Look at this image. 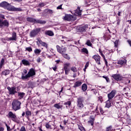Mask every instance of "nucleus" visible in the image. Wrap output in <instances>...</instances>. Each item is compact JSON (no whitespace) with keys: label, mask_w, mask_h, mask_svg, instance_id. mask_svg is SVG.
Here are the masks:
<instances>
[{"label":"nucleus","mask_w":131,"mask_h":131,"mask_svg":"<svg viewBox=\"0 0 131 131\" xmlns=\"http://www.w3.org/2000/svg\"><path fill=\"white\" fill-rule=\"evenodd\" d=\"M85 97L84 96H79L77 98V107L78 110H82L84 107V102Z\"/></svg>","instance_id":"f257e3e1"},{"label":"nucleus","mask_w":131,"mask_h":131,"mask_svg":"<svg viewBox=\"0 0 131 131\" xmlns=\"http://www.w3.org/2000/svg\"><path fill=\"white\" fill-rule=\"evenodd\" d=\"M0 7L5 8L9 11H20V8H16L14 6H11L9 4L6 2H3L0 4Z\"/></svg>","instance_id":"f03ea898"},{"label":"nucleus","mask_w":131,"mask_h":131,"mask_svg":"<svg viewBox=\"0 0 131 131\" xmlns=\"http://www.w3.org/2000/svg\"><path fill=\"white\" fill-rule=\"evenodd\" d=\"M111 77L113 78L112 83H115V82L118 83V82L123 81V77L121 75V74H113L112 75Z\"/></svg>","instance_id":"7ed1b4c3"},{"label":"nucleus","mask_w":131,"mask_h":131,"mask_svg":"<svg viewBox=\"0 0 131 131\" xmlns=\"http://www.w3.org/2000/svg\"><path fill=\"white\" fill-rule=\"evenodd\" d=\"M34 75H35V71L33 69H31L28 73V74L25 75L23 73L21 78L22 79H27V78H29V77H31V76H33Z\"/></svg>","instance_id":"20e7f679"},{"label":"nucleus","mask_w":131,"mask_h":131,"mask_svg":"<svg viewBox=\"0 0 131 131\" xmlns=\"http://www.w3.org/2000/svg\"><path fill=\"white\" fill-rule=\"evenodd\" d=\"M21 105V102L18 100H14L12 103V108L14 111H17L21 108L20 106Z\"/></svg>","instance_id":"39448f33"},{"label":"nucleus","mask_w":131,"mask_h":131,"mask_svg":"<svg viewBox=\"0 0 131 131\" xmlns=\"http://www.w3.org/2000/svg\"><path fill=\"white\" fill-rule=\"evenodd\" d=\"M56 49L57 52L62 54V56L64 57V55L65 52H67V47H63V46H59V45H56Z\"/></svg>","instance_id":"423d86ee"},{"label":"nucleus","mask_w":131,"mask_h":131,"mask_svg":"<svg viewBox=\"0 0 131 131\" xmlns=\"http://www.w3.org/2000/svg\"><path fill=\"white\" fill-rule=\"evenodd\" d=\"M63 19L64 20H67L68 21H73L76 20V18L72 14H65Z\"/></svg>","instance_id":"0eeeda50"},{"label":"nucleus","mask_w":131,"mask_h":131,"mask_svg":"<svg viewBox=\"0 0 131 131\" xmlns=\"http://www.w3.org/2000/svg\"><path fill=\"white\" fill-rule=\"evenodd\" d=\"M70 64L71 63L70 62L64 64L63 70L65 72V75H68L69 74L70 71V69H69Z\"/></svg>","instance_id":"6e6552de"},{"label":"nucleus","mask_w":131,"mask_h":131,"mask_svg":"<svg viewBox=\"0 0 131 131\" xmlns=\"http://www.w3.org/2000/svg\"><path fill=\"white\" fill-rule=\"evenodd\" d=\"M92 58L95 59L97 64H101V56L99 54H95L92 56Z\"/></svg>","instance_id":"1a4fd4ad"},{"label":"nucleus","mask_w":131,"mask_h":131,"mask_svg":"<svg viewBox=\"0 0 131 131\" xmlns=\"http://www.w3.org/2000/svg\"><path fill=\"white\" fill-rule=\"evenodd\" d=\"M7 89L9 92V95H15L17 93L16 88L15 87H8Z\"/></svg>","instance_id":"9d476101"},{"label":"nucleus","mask_w":131,"mask_h":131,"mask_svg":"<svg viewBox=\"0 0 131 131\" xmlns=\"http://www.w3.org/2000/svg\"><path fill=\"white\" fill-rule=\"evenodd\" d=\"M116 93L117 91L115 90H112V91L110 93H108V97L111 101L112 98H113L115 96Z\"/></svg>","instance_id":"9b49d317"},{"label":"nucleus","mask_w":131,"mask_h":131,"mask_svg":"<svg viewBox=\"0 0 131 131\" xmlns=\"http://www.w3.org/2000/svg\"><path fill=\"white\" fill-rule=\"evenodd\" d=\"M95 120V116H90L89 118V120L88 121L89 124H90L91 126H94V121Z\"/></svg>","instance_id":"f8f14e48"},{"label":"nucleus","mask_w":131,"mask_h":131,"mask_svg":"<svg viewBox=\"0 0 131 131\" xmlns=\"http://www.w3.org/2000/svg\"><path fill=\"white\" fill-rule=\"evenodd\" d=\"M111 35L108 34V32H105L103 35V39L104 41H108L110 39H111Z\"/></svg>","instance_id":"ddd939ff"},{"label":"nucleus","mask_w":131,"mask_h":131,"mask_svg":"<svg viewBox=\"0 0 131 131\" xmlns=\"http://www.w3.org/2000/svg\"><path fill=\"white\" fill-rule=\"evenodd\" d=\"M88 28V25H85V26H83L82 27H79L78 28V30L79 32H86L87 29Z\"/></svg>","instance_id":"4468645a"},{"label":"nucleus","mask_w":131,"mask_h":131,"mask_svg":"<svg viewBox=\"0 0 131 131\" xmlns=\"http://www.w3.org/2000/svg\"><path fill=\"white\" fill-rule=\"evenodd\" d=\"M39 30H39V29H37L36 30L32 31L30 33V35L31 37H34L35 35L37 34V33H38V32H39Z\"/></svg>","instance_id":"2eb2a0df"},{"label":"nucleus","mask_w":131,"mask_h":131,"mask_svg":"<svg viewBox=\"0 0 131 131\" xmlns=\"http://www.w3.org/2000/svg\"><path fill=\"white\" fill-rule=\"evenodd\" d=\"M118 64H121V66H123V64H126V63H127V60L126 58H122L118 61Z\"/></svg>","instance_id":"dca6fc26"},{"label":"nucleus","mask_w":131,"mask_h":131,"mask_svg":"<svg viewBox=\"0 0 131 131\" xmlns=\"http://www.w3.org/2000/svg\"><path fill=\"white\" fill-rule=\"evenodd\" d=\"M37 45H38V46H40V45H41V46L45 47V48H48V44L45 42H42V41L39 39H37Z\"/></svg>","instance_id":"f3484780"},{"label":"nucleus","mask_w":131,"mask_h":131,"mask_svg":"<svg viewBox=\"0 0 131 131\" xmlns=\"http://www.w3.org/2000/svg\"><path fill=\"white\" fill-rule=\"evenodd\" d=\"M9 118H11L13 121H16V115L13 114L12 112H10L8 113Z\"/></svg>","instance_id":"a211bd4d"},{"label":"nucleus","mask_w":131,"mask_h":131,"mask_svg":"<svg viewBox=\"0 0 131 131\" xmlns=\"http://www.w3.org/2000/svg\"><path fill=\"white\" fill-rule=\"evenodd\" d=\"M82 10H81V7L78 6L77 9H76V10H75V13L76 15L81 16L82 15Z\"/></svg>","instance_id":"6ab92c4d"},{"label":"nucleus","mask_w":131,"mask_h":131,"mask_svg":"<svg viewBox=\"0 0 131 131\" xmlns=\"http://www.w3.org/2000/svg\"><path fill=\"white\" fill-rule=\"evenodd\" d=\"M17 39V34L15 32L12 33V37H10L9 38H8V40H16Z\"/></svg>","instance_id":"aec40b11"},{"label":"nucleus","mask_w":131,"mask_h":131,"mask_svg":"<svg viewBox=\"0 0 131 131\" xmlns=\"http://www.w3.org/2000/svg\"><path fill=\"white\" fill-rule=\"evenodd\" d=\"M107 97H108V99L105 101V103H106L105 106L106 107L109 108V107H111V101L109 98V93L107 94Z\"/></svg>","instance_id":"412c9836"},{"label":"nucleus","mask_w":131,"mask_h":131,"mask_svg":"<svg viewBox=\"0 0 131 131\" xmlns=\"http://www.w3.org/2000/svg\"><path fill=\"white\" fill-rule=\"evenodd\" d=\"M82 84V82H81V81H76V82L74 83V85L73 87L74 88H76L77 87H79V86H81Z\"/></svg>","instance_id":"4be33fe9"},{"label":"nucleus","mask_w":131,"mask_h":131,"mask_svg":"<svg viewBox=\"0 0 131 131\" xmlns=\"http://www.w3.org/2000/svg\"><path fill=\"white\" fill-rule=\"evenodd\" d=\"M63 104L66 106V108H68L70 107V105L72 104V101L71 100H68L66 102H64Z\"/></svg>","instance_id":"5701e85b"},{"label":"nucleus","mask_w":131,"mask_h":131,"mask_svg":"<svg viewBox=\"0 0 131 131\" xmlns=\"http://www.w3.org/2000/svg\"><path fill=\"white\" fill-rule=\"evenodd\" d=\"M21 62L25 66H29V65H30V62H29V61L26 59H23L21 60Z\"/></svg>","instance_id":"b1692460"},{"label":"nucleus","mask_w":131,"mask_h":131,"mask_svg":"<svg viewBox=\"0 0 131 131\" xmlns=\"http://www.w3.org/2000/svg\"><path fill=\"white\" fill-rule=\"evenodd\" d=\"M78 127L80 131H86L85 128L83 126L82 124H79Z\"/></svg>","instance_id":"393cba45"},{"label":"nucleus","mask_w":131,"mask_h":131,"mask_svg":"<svg viewBox=\"0 0 131 131\" xmlns=\"http://www.w3.org/2000/svg\"><path fill=\"white\" fill-rule=\"evenodd\" d=\"M88 89V85L85 83L82 85V90L84 92L86 91Z\"/></svg>","instance_id":"a878e982"},{"label":"nucleus","mask_w":131,"mask_h":131,"mask_svg":"<svg viewBox=\"0 0 131 131\" xmlns=\"http://www.w3.org/2000/svg\"><path fill=\"white\" fill-rule=\"evenodd\" d=\"M105 131H114L113 126L111 125L110 126L106 127Z\"/></svg>","instance_id":"bb28decb"},{"label":"nucleus","mask_w":131,"mask_h":131,"mask_svg":"<svg viewBox=\"0 0 131 131\" xmlns=\"http://www.w3.org/2000/svg\"><path fill=\"white\" fill-rule=\"evenodd\" d=\"M54 107H56V108L59 109L62 108V105H60V103H55L54 105Z\"/></svg>","instance_id":"cd10ccee"},{"label":"nucleus","mask_w":131,"mask_h":131,"mask_svg":"<svg viewBox=\"0 0 131 131\" xmlns=\"http://www.w3.org/2000/svg\"><path fill=\"white\" fill-rule=\"evenodd\" d=\"M27 21H28L29 22H32L33 23H35V19L31 18V17H28L27 18Z\"/></svg>","instance_id":"c85d7f7f"},{"label":"nucleus","mask_w":131,"mask_h":131,"mask_svg":"<svg viewBox=\"0 0 131 131\" xmlns=\"http://www.w3.org/2000/svg\"><path fill=\"white\" fill-rule=\"evenodd\" d=\"M82 52H83L84 53H86V54H89V50L87 48H82L81 49Z\"/></svg>","instance_id":"c756f323"},{"label":"nucleus","mask_w":131,"mask_h":131,"mask_svg":"<svg viewBox=\"0 0 131 131\" xmlns=\"http://www.w3.org/2000/svg\"><path fill=\"white\" fill-rule=\"evenodd\" d=\"M111 52H113L112 50H109L108 49H106V50L104 51V54H105V55H107V54H110Z\"/></svg>","instance_id":"7c9ffc66"},{"label":"nucleus","mask_w":131,"mask_h":131,"mask_svg":"<svg viewBox=\"0 0 131 131\" xmlns=\"http://www.w3.org/2000/svg\"><path fill=\"white\" fill-rule=\"evenodd\" d=\"M40 52H41V50L40 49H36L34 50V53L36 55H39V54H40Z\"/></svg>","instance_id":"2f4dec72"},{"label":"nucleus","mask_w":131,"mask_h":131,"mask_svg":"<svg viewBox=\"0 0 131 131\" xmlns=\"http://www.w3.org/2000/svg\"><path fill=\"white\" fill-rule=\"evenodd\" d=\"M24 96H25V93L23 92L18 93V97H20V99H22Z\"/></svg>","instance_id":"473e14b6"},{"label":"nucleus","mask_w":131,"mask_h":131,"mask_svg":"<svg viewBox=\"0 0 131 131\" xmlns=\"http://www.w3.org/2000/svg\"><path fill=\"white\" fill-rule=\"evenodd\" d=\"M63 57L64 58H66V59H70L71 57L69 55H68V54H67V53H66V52L64 53V55H63Z\"/></svg>","instance_id":"72a5a7b5"},{"label":"nucleus","mask_w":131,"mask_h":131,"mask_svg":"<svg viewBox=\"0 0 131 131\" xmlns=\"http://www.w3.org/2000/svg\"><path fill=\"white\" fill-rule=\"evenodd\" d=\"M71 70L72 72H74V73H76V72H77V68H76V67H72L71 68Z\"/></svg>","instance_id":"f704fd0d"},{"label":"nucleus","mask_w":131,"mask_h":131,"mask_svg":"<svg viewBox=\"0 0 131 131\" xmlns=\"http://www.w3.org/2000/svg\"><path fill=\"white\" fill-rule=\"evenodd\" d=\"M5 63V59L2 58L0 62V68H2Z\"/></svg>","instance_id":"c9c22d12"},{"label":"nucleus","mask_w":131,"mask_h":131,"mask_svg":"<svg viewBox=\"0 0 131 131\" xmlns=\"http://www.w3.org/2000/svg\"><path fill=\"white\" fill-rule=\"evenodd\" d=\"M99 54H100V55H101V56L103 57V58H104V54H103V51H102V49H101V48L99 49Z\"/></svg>","instance_id":"e433bc0d"},{"label":"nucleus","mask_w":131,"mask_h":131,"mask_svg":"<svg viewBox=\"0 0 131 131\" xmlns=\"http://www.w3.org/2000/svg\"><path fill=\"white\" fill-rule=\"evenodd\" d=\"M103 59L104 60V64H105V66L108 67V61L107 60V59H106V57L105 56V55H104V57H103Z\"/></svg>","instance_id":"4c0bfd02"},{"label":"nucleus","mask_w":131,"mask_h":131,"mask_svg":"<svg viewBox=\"0 0 131 131\" xmlns=\"http://www.w3.org/2000/svg\"><path fill=\"white\" fill-rule=\"evenodd\" d=\"M3 75H8V74H10V71L9 70H6L3 72Z\"/></svg>","instance_id":"58836bf2"},{"label":"nucleus","mask_w":131,"mask_h":131,"mask_svg":"<svg viewBox=\"0 0 131 131\" xmlns=\"http://www.w3.org/2000/svg\"><path fill=\"white\" fill-rule=\"evenodd\" d=\"M85 44L88 45V46H92V42H91V40H87Z\"/></svg>","instance_id":"ea45409f"},{"label":"nucleus","mask_w":131,"mask_h":131,"mask_svg":"<svg viewBox=\"0 0 131 131\" xmlns=\"http://www.w3.org/2000/svg\"><path fill=\"white\" fill-rule=\"evenodd\" d=\"M98 101H100L101 103L103 102V97L102 96H98Z\"/></svg>","instance_id":"a19ab883"},{"label":"nucleus","mask_w":131,"mask_h":131,"mask_svg":"<svg viewBox=\"0 0 131 131\" xmlns=\"http://www.w3.org/2000/svg\"><path fill=\"white\" fill-rule=\"evenodd\" d=\"M90 112H85L84 114L82 115V117H85V116H89Z\"/></svg>","instance_id":"79ce46f5"},{"label":"nucleus","mask_w":131,"mask_h":131,"mask_svg":"<svg viewBox=\"0 0 131 131\" xmlns=\"http://www.w3.org/2000/svg\"><path fill=\"white\" fill-rule=\"evenodd\" d=\"M103 78H104V79H105L106 82H110V79L108 77H107V76H103Z\"/></svg>","instance_id":"37998d69"},{"label":"nucleus","mask_w":131,"mask_h":131,"mask_svg":"<svg viewBox=\"0 0 131 131\" xmlns=\"http://www.w3.org/2000/svg\"><path fill=\"white\" fill-rule=\"evenodd\" d=\"M91 92L94 93V94H97V93H98V90L96 89H91Z\"/></svg>","instance_id":"c03bdc74"},{"label":"nucleus","mask_w":131,"mask_h":131,"mask_svg":"<svg viewBox=\"0 0 131 131\" xmlns=\"http://www.w3.org/2000/svg\"><path fill=\"white\" fill-rule=\"evenodd\" d=\"M26 115H27V116H30V115H31V112L29 111H27L26 112Z\"/></svg>","instance_id":"a18cd8bd"},{"label":"nucleus","mask_w":131,"mask_h":131,"mask_svg":"<svg viewBox=\"0 0 131 131\" xmlns=\"http://www.w3.org/2000/svg\"><path fill=\"white\" fill-rule=\"evenodd\" d=\"M119 43V40H116L114 42L115 47H118Z\"/></svg>","instance_id":"49530a36"},{"label":"nucleus","mask_w":131,"mask_h":131,"mask_svg":"<svg viewBox=\"0 0 131 131\" xmlns=\"http://www.w3.org/2000/svg\"><path fill=\"white\" fill-rule=\"evenodd\" d=\"M55 12L53 10H51L50 9V16H53L55 14Z\"/></svg>","instance_id":"de8ad7c7"},{"label":"nucleus","mask_w":131,"mask_h":131,"mask_svg":"<svg viewBox=\"0 0 131 131\" xmlns=\"http://www.w3.org/2000/svg\"><path fill=\"white\" fill-rule=\"evenodd\" d=\"M3 24L4 25H5V26H8L9 25V21H7V20H5L3 22Z\"/></svg>","instance_id":"09e8293b"},{"label":"nucleus","mask_w":131,"mask_h":131,"mask_svg":"<svg viewBox=\"0 0 131 131\" xmlns=\"http://www.w3.org/2000/svg\"><path fill=\"white\" fill-rule=\"evenodd\" d=\"M19 131H26V129H25V127L22 126V127L20 128Z\"/></svg>","instance_id":"8fccbe9b"},{"label":"nucleus","mask_w":131,"mask_h":131,"mask_svg":"<svg viewBox=\"0 0 131 131\" xmlns=\"http://www.w3.org/2000/svg\"><path fill=\"white\" fill-rule=\"evenodd\" d=\"M100 113L103 115L104 114V111L103 110V108L102 107H100Z\"/></svg>","instance_id":"3c124183"},{"label":"nucleus","mask_w":131,"mask_h":131,"mask_svg":"<svg viewBox=\"0 0 131 131\" xmlns=\"http://www.w3.org/2000/svg\"><path fill=\"white\" fill-rule=\"evenodd\" d=\"M26 50L28 51V52H32V49L30 47L27 48Z\"/></svg>","instance_id":"603ef678"},{"label":"nucleus","mask_w":131,"mask_h":131,"mask_svg":"<svg viewBox=\"0 0 131 131\" xmlns=\"http://www.w3.org/2000/svg\"><path fill=\"white\" fill-rule=\"evenodd\" d=\"M89 64H90L89 61H88V62L85 63V68H86V69L88 68V67H89Z\"/></svg>","instance_id":"864d4df0"},{"label":"nucleus","mask_w":131,"mask_h":131,"mask_svg":"<svg viewBox=\"0 0 131 131\" xmlns=\"http://www.w3.org/2000/svg\"><path fill=\"white\" fill-rule=\"evenodd\" d=\"M42 7H45V4L44 3H41L39 5V7L41 8Z\"/></svg>","instance_id":"5fc2aeb1"},{"label":"nucleus","mask_w":131,"mask_h":131,"mask_svg":"<svg viewBox=\"0 0 131 131\" xmlns=\"http://www.w3.org/2000/svg\"><path fill=\"white\" fill-rule=\"evenodd\" d=\"M62 4H61L59 6H57V9H62Z\"/></svg>","instance_id":"6e6d98bb"},{"label":"nucleus","mask_w":131,"mask_h":131,"mask_svg":"<svg viewBox=\"0 0 131 131\" xmlns=\"http://www.w3.org/2000/svg\"><path fill=\"white\" fill-rule=\"evenodd\" d=\"M46 128H50V124L49 123H47L46 125Z\"/></svg>","instance_id":"4d7b16f0"},{"label":"nucleus","mask_w":131,"mask_h":131,"mask_svg":"<svg viewBox=\"0 0 131 131\" xmlns=\"http://www.w3.org/2000/svg\"><path fill=\"white\" fill-rule=\"evenodd\" d=\"M68 122V120H63V124H64V125H67Z\"/></svg>","instance_id":"13d9d810"},{"label":"nucleus","mask_w":131,"mask_h":131,"mask_svg":"<svg viewBox=\"0 0 131 131\" xmlns=\"http://www.w3.org/2000/svg\"><path fill=\"white\" fill-rule=\"evenodd\" d=\"M54 32H52V31H50V37L54 36Z\"/></svg>","instance_id":"bf43d9fd"},{"label":"nucleus","mask_w":131,"mask_h":131,"mask_svg":"<svg viewBox=\"0 0 131 131\" xmlns=\"http://www.w3.org/2000/svg\"><path fill=\"white\" fill-rule=\"evenodd\" d=\"M60 127L63 130H64L65 129V127L64 126H62V125H61V124L60 125Z\"/></svg>","instance_id":"052dcab7"},{"label":"nucleus","mask_w":131,"mask_h":131,"mask_svg":"<svg viewBox=\"0 0 131 131\" xmlns=\"http://www.w3.org/2000/svg\"><path fill=\"white\" fill-rule=\"evenodd\" d=\"M63 90V87H61V90L59 92V94H60L61 92H62Z\"/></svg>","instance_id":"680f3d73"},{"label":"nucleus","mask_w":131,"mask_h":131,"mask_svg":"<svg viewBox=\"0 0 131 131\" xmlns=\"http://www.w3.org/2000/svg\"><path fill=\"white\" fill-rule=\"evenodd\" d=\"M52 69H53L54 71H55L56 72L57 68V66H55V67H54V68H52Z\"/></svg>","instance_id":"e2e57ef3"},{"label":"nucleus","mask_w":131,"mask_h":131,"mask_svg":"<svg viewBox=\"0 0 131 131\" xmlns=\"http://www.w3.org/2000/svg\"><path fill=\"white\" fill-rule=\"evenodd\" d=\"M127 42L131 47V40H127Z\"/></svg>","instance_id":"0e129e2a"},{"label":"nucleus","mask_w":131,"mask_h":131,"mask_svg":"<svg viewBox=\"0 0 131 131\" xmlns=\"http://www.w3.org/2000/svg\"><path fill=\"white\" fill-rule=\"evenodd\" d=\"M46 34H47V35H50V31H47L46 32Z\"/></svg>","instance_id":"69168bd1"},{"label":"nucleus","mask_w":131,"mask_h":131,"mask_svg":"<svg viewBox=\"0 0 131 131\" xmlns=\"http://www.w3.org/2000/svg\"><path fill=\"white\" fill-rule=\"evenodd\" d=\"M7 128V130H10V127L9 126H8V125H7V124H6Z\"/></svg>","instance_id":"338daca9"},{"label":"nucleus","mask_w":131,"mask_h":131,"mask_svg":"<svg viewBox=\"0 0 131 131\" xmlns=\"http://www.w3.org/2000/svg\"><path fill=\"white\" fill-rule=\"evenodd\" d=\"M0 131H4V128L2 127H0Z\"/></svg>","instance_id":"774afa93"}]
</instances>
